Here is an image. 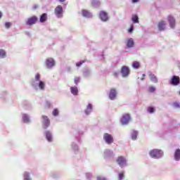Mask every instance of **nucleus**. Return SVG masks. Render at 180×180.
Segmentation results:
<instances>
[{
    "label": "nucleus",
    "instance_id": "1",
    "mask_svg": "<svg viewBox=\"0 0 180 180\" xmlns=\"http://www.w3.org/2000/svg\"><path fill=\"white\" fill-rule=\"evenodd\" d=\"M149 154L152 158H161L164 153L160 149H153L150 151Z\"/></svg>",
    "mask_w": 180,
    "mask_h": 180
},
{
    "label": "nucleus",
    "instance_id": "2",
    "mask_svg": "<svg viewBox=\"0 0 180 180\" xmlns=\"http://www.w3.org/2000/svg\"><path fill=\"white\" fill-rule=\"evenodd\" d=\"M117 162L118 165L121 167V168H123L127 165V160H126V158L123 156H119L117 158Z\"/></svg>",
    "mask_w": 180,
    "mask_h": 180
},
{
    "label": "nucleus",
    "instance_id": "3",
    "mask_svg": "<svg viewBox=\"0 0 180 180\" xmlns=\"http://www.w3.org/2000/svg\"><path fill=\"white\" fill-rule=\"evenodd\" d=\"M39 18H37V16L33 15L27 19L26 25H27V26H33V25H35V23L37 22Z\"/></svg>",
    "mask_w": 180,
    "mask_h": 180
},
{
    "label": "nucleus",
    "instance_id": "4",
    "mask_svg": "<svg viewBox=\"0 0 180 180\" xmlns=\"http://www.w3.org/2000/svg\"><path fill=\"white\" fill-rule=\"evenodd\" d=\"M103 139L107 144H112L114 141L113 136L108 133H105L103 134Z\"/></svg>",
    "mask_w": 180,
    "mask_h": 180
},
{
    "label": "nucleus",
    "instance_id": "5",
    "mask_svg": "<svg viewBox=\"0 0 180 180\" xmlns=\"http://www.w3.org/2000/svg\"><path fill=\"white\" fill-rule=\"evenodd\" d=\"M63 13H64V10H63V6H58L55 8V15L58 18H63Z\"/></svg>",
    "mask_w": 180,
    "mask_h": 180
},
{
    "label": "nucleus",
    "instance_id": "6",
    "mask_svg": "<svg viewBox=\"0 0 180 180\" xmlns=\"http://www.w3.org/2000/svg\"><path fill=\"white\" fill-rule=\"evenodd\" d=\"M130 122V114H124L120 120L122 124H129Z\"/></svg>",
    "mask_w": 180,
    "mask_h": 180
},
{
    "label": "nucleus",
    "instance_id": "7",
    "mask_svg": "<svg viewBox=\"0 0 180 180\" xmlns=\"http://www.w3.org/2000/svg\"><path fill=\"white\" fill-rule=\"evenodd\" d=\"M167 20L169 22V25L170 27L172 29H174L175 28V25H176V21L175 20V18H174V16H172V15H169L167 17Z\"/></svg>",
    "mask_w": 180,
    "mask_h": 180
},
{
    "label": "nucleus",
    "instance_id": "8",
    "mask_svg": "<svg viewBox=\"0 0 180 180\" xmlns=\"http://www.w3.org/2000/svg\"><path fill=\"white\" fill-rule=\"evenodd\" d=\"M179 81H180V78L179 76H172V79L169 81V83L171 84V85H179Z\"/></svg>",
    "mask_w": 180,
    "mask_h": 180
},
{
    "label": "nucleus",
    "instance_id": "9",
    "mask_svg": "<svg viewBox=\"0 0 180 180\" xmlns=\"http://www.w3.org/2000/svg\"><path fill=\"white\" fill-rule=\"evenodd\" d=\"M99 17L103 22H107L109 19V17H108V13L105 11H101Z\"/></svg>",
    "mask_w": 180,
    "mask_h": 180
},
{
    "label": "nucleus",
    "instance_id": "10",
    "mask_svg": "<svg viewBox=\"0 0 180 180\" xmlns=\"http://www.w3.org/2000/svg\"><path fill=\"white\" fill-rule=\"evenodd\" d=\"M42 119H43L44 129H47V127L50 126V120H49V117L46 115H42Z\"/></svg>",
    "mask_w": 180,
    "mask_h": 180
},
{
    "label": "nucleus",
    "instance_id": "11",
    "mask_svg": "<svg viewBox=\"0 0 180 180\" xmlns=\"http://www.w3.org/2000/svg\"><path fill=\"white\" fill-rule=\"evenodd\" d=\"M121 74H122V77H127L130 74V69L127 66H122Z\"/></svg>",
    "mask_w": 180,
    "mask_h": 180
},
{
    "label": "nucleus",
    "instance_id": "12",
    "mask_svg": "<svg viewBox=\"0 0 180 180\" xmlns=\"http://www.w3.org/2000/svg\"><path fill=\"white\" fill-rule=\"evenodd\" d=\"M54 59L53 58H49L46 59V65L48 68H51V67H54Z\"/></svg>",
    "mask_w": 180,
    "mask_h": 180
},
{
    "label": "nucleus",
    "instance_id": "13",
    "mask_svg": "<svg viewBox=\"0 0 180 180\" xmlns=\"http://www.w3.org/2000/svg\"><path fill=\"white\" fill-rule=\"evenodd\" d=\"M165 21L164 20H161L158 22V30L160 31V32H162L164 30H165Z\"/></svg>",
    "mask_w": 180,
    "mask_h": 180
},
{
    "label": "nucleus",
    "instance_id": "14",
    "mask_svg": "<svg viewBox=\"0 0 180 180\" xmlns=\"http://www.w3.org/2000/svg\"><path fill=\"white\" fill-rule=\"evenodd\" d=\"M116 89H111V90L110 91V94H109V98L110 99H111V101H113V99H115V98H116Z\"/></svg>",
    "mask_w": 180,
    "mask_h": 180
},
{
    "label": "nucleus",
    "instance_id": "15",
    "mask_svg": "<svg viewBox=\"0 0 180 180\" xmlns=\"http://www.w3.org/2000/svg\"><path fill=\"white\" fill-rule=\"evenodd\" d=\"M46 139L48 141H53V136H51V132L46 131L45 132Z\"/></svg>",
    "mask_w": 180,
    "mask_h": 180
},
{
    "label": "nucleus",
    "instance_id": "16",
    "mask_svg": "<svg viewBox=\"0 0 180 180\" xmlns=\"http://www.w3.org/2000/svg\"><path fill=\"white\" fill-rule=\"evenodd\" d=\"M82 15L85 18H92V13L89 12L87 10H83L82 11Z\"/></svg>",
    "mask_w": 180,
    "mask_h": 180
},
{
    "label": "nucleus",
    "instance_id": "17",
    "mask_svg": "<svg viewBox=\"0 0 180 180\" xmlns=\"http://www.w3.org/2000/svg\"><path fill=\"white\" fill-rule=\"evenodd\" d=\"M149 78H150V81H152L153 82H155V83L158 82V80L157 79V76L155 75L153 73H150L149 75Z\"/></svg>",
    "mask_w": 180,
    "mask_h": 180
},
{
    "label": "nucleus",
    "instance_id": "18",
    "mask_svg": "<svg viewBox=\"0 0 180 180\" xmlns=\"http://www.w3.org/2000/svg\"><path fill=\"white\" fill-rule=\"evenodd\" d=\"M174 160L179 161L180 160V149H176L174 153Z\"/></svg>",
    "mask_w": 180,
    "mask_h": 180
},
{
    "label": "nucleus",
    "instance_id": "19",
    "mask_svg": "<svg viewBox=\"0 0 180 180\" xmlns=\"http://www.w3.org/2000/svg\"><path fill=\"white\" fill-rule=\"evenodd\" d=\"M70 91L72 95H75V96L78 95V88H77L76 86L70 87Z\"/></svg>",
    "mask_w": 180,
    "mask_h": 180
},
{
    "label": "nucleus",
    "instance_id": "20",
    "mask_svg": "<svg viewBox=\"0 0 180 180\" xmlns=\"http://www.w3.org/2000/svg\"><path fill=\"white\" fill-rule=\"evenodd\" d=\"M41 23H44V22H46L47 20V14L46 13H43L39 19Z\"/></svg>",
    "mask_w": 180,
    "mask_h": 180
},
{
    "label": "nucleus",
    "instance_id": "21",
    "mask_svg": "<svg viewBox=\"0 0 180 180\" xmlns=\"http://www.w3.org/2000/svg\"><path fill=\"white\" fill-rule=\"evenodd\" d=\"M133 46H134V41H133V39L131 38V39H128L127 43V46L130 48V47H133Z\"/></svg>",
    "mask_w": 180,
    "mask_h": 180
},
{
    "label": "nucleus",
    "instance_id": "22",
    "mask_svg": "<svg viewBox=\"0 0 180 180\" xmlns=\"http://www.w3.org/2000/svg\"><path fill=\"white\" fill-rule=\"evenodd\" d=\"M6 57V52L4 49H0V58H5Z\"/></svg>",
    "mask_w": 180,
    "mask_h": 180
},
{
    "label": "nucleus",
    "instance_id": "23",
    "mask_svg": "<svg viewBox=\"0 0 180 180\" xmlns=\"http://www.w3.org/2000/svg\"><path fill=\"white\" fill-rule=\"evenodd\" d=\"M46 86V84L44 82L40 81L39 83V88L41 89V91H44V88Z\"/></svg>",
    "mask_w": 180,
    "mask_h": 180
},
{
    "label": "nucleus",
    "instance_id": "24",
    "mask_svg": "<svg viewBox=\"0 0 180 180\" xmlns=\"http://www.w3.org/2000/svg\"><path fill=\"white\" fill-rule=\"evenodd\" d=\"M132 67L133 68H136V69L140 68V63L138 61L133 62Z\"/></svg>",
    "mask_w": 180,
    "mask_h": 180
},
{
    "label": "nucleus",
    "instance_id": "25",
    "mask_svg": "<svg viewBox=\"0 0 180 180\" xmlns=\"http://www.w3.org/2000/svg\"><path fill=\"white\" fill-rule=\"evenodd\" d=\"M131 20L134 23H139V16L137 15H133Z\"/></svg>",
    "mask_w": 180,
    "mask_h": 180
},
{
    "label": "nucleus",
    "instance_id": "26",
    "mask_svg": "<svg viewBox=\"0 0 180 180\" xmlns=\"http://www.w3.org/2000/svg\"><path fill=\"white\" fill-rule=\"evenodd\" d=\"M22 120L24 122V123H27L29 122V117L27 116V115L24 114L22 115Z\"/></svg>",
    "mask_w": 180,
    "mask_h": 180
},
{
    "label": "nucleus",
    "instance_id": "27",
    "mask_svg": "<svg viewBox=\"0 0 180 180\" xmlns=\"http://www.w3.org/2000/svg\"><path fill=\"white\" fill-rule=\"evenodd\" d=\"M91 110H92V105L91 104H89L87 105V108H86V115H89V112H91Z\"/></svg>",
    "mask_w": 180,
    "mask_h": 180
},
{
    "label": "nucleus",
    "instance_id": "28",
    "mask_svg": "<svg viewBox=\"0 0 180 180\" xmlns=\"http://www.w3.org/2000/svg\"><path fill=\"white\" fill-rule=\"evenodd\" d=\"M119 180H122L124 179V172H121L118 174Z\"/></svg>",
    "mask_w": 180,
    "mask_h": 180
},
{
    "label": "nucleus",
    "instance_id": "29",
    "mask_svg": "<svg viewBox=\"0 0 180 180\" xmlns=\"http://www.w3.org/2000/svg\"><path fill=\"white\" fill-rule=\"evenodd\" d=\"M131 139L132 140H136V139H137V131H133L131 134Z\"/></svg>",
    "mask_w": 180,
    "mask_h": 180
},
{
    "label": "nucleus",
    "instance_id": "30",
    "mask_svg": "<svg viewBox=\"0 0 180 180\" xmlns=\"http://www.w3.org/2000/svg\"><path fill=\"white\" fill-rule=\"evenodd\" d=\"M24 179L25 180H30V174L26 172L24 174Z\"/></svg>",
    "mask_w": 180,
    "mask_h": 180
},
{
    "label": "nucleus",
    "instance_id": "31",
    "mask_svg": "<svg viewBox=\"0 0 180 180\" xmlns=\"http://www.w3.org/2000/svg\"><path fill=\"white\" fill-rule=\"evenodd\" d=\"M148 112L149 113H154V112H155V108H154V107H148Z\"/></svg>",
    "mask_w": 180,
    "mask_h": 180
},
{
    "label": "nucleus",
    "instance_id": "32",
    "mask_svg": "<svg viewBox=\"0 0 180 180\" xmlns=\"http://www.w3.org/2000/svg\"><path fill=\"white\" fill-rule=\"evenodd\" d=\"M79 81H81V78L78 77H75V84H76V85H78V84H79Z\"/></svg>",
    "mask_w": 180,
    "mask_h": 180
},
{
    "label": "nucleus",
    "instance_id": "33",
    "mask_svg": "<svg viewBox=\"0 0 180 180\" xmlns=\"http://www.w3.org/2000/svg\"><path fill=\"white\" fill-rule=\"evenodd\" d=\"M52 115L53 116H58V109H54L52 112Z\"/></svg>",
    "mask_w": 180,
    "mask_h": 180
},
{
    "label": "nucleus",
    "instance_id": "34",
    "mask_svg": "<svg viewBox=\"0 0 180 180\" xmlns=\"http://www.w3.org/2000/svg\"><path fill=\"white\" fill-rule=\"evenodd\" d=\"M91 5L95 6V5H99V1L96 0H91Z\"/></svg>",
    "mask_w": 180,
    "mask_h": 180
},
{
    "label": "nucleus",
    "instance_id": "35",
    "mask_svg": "<svg viewBox=\"0 0 180 180\" xmlns=\"http://www.w3.org/2000/svg\"><path fill=\"white\" fill-rule=\"evenodd\" d=\"M155 87L154 86H150L148 89L149 92H155Z\"/></svg>",
    "mask_w": 180,
    "mask_h": 180
},
{
    "label": "nucleus",
    "instance_id": "36",
    "mask_svg": "<svg viewBox=\"0 0 180 180\" xmlns=\"http://www.w3.org/2000/svg\"><path fill=\"white\" fill-rule=\"evenodd\" d=\"M83 63H85V61L82 60V61H80V62L76 63V66H77V67H81V65H82Z\"/></svg>",
    "mask_w": 180,
    "mask_h": 180
},
{
    "label": "nucleus",
    "instance_id": "37",
    "mask_svg": "<svg viewBox=\"0 0 180 180\" xmlns=\"http://www.w3.org/2000/svg\"><path fill=\"white\" fill-rule=\"evenodd\" d=\"M35 81H40V75L39 74H37L35 75Z\"/></svg>",
    "mask_w": 180,
    "mask_h": 180
},
{
    "label": "nucleus",
    "instance_id": "38",
    "mask_svg": "<svg viewBox=\"0 0 180 180\" xmlns=\"http://www.w3.org/2000/svg\"><path fill=\"white\" fill-rule=\"evenodd\" d=\"M134 27L133 25H131L130 28L128 30L129 33H133Z\"/></svg>",
    "mask_w": 180,
    "mask_h": 180
},
{
    "label": "nucleus",
    "instance_id": "39",
    "mask_svg": "<svg viewBox=\"0 0 180 180\" xmlns=\"http://www.w3.org/2000/svg\"><path fill=\"white\" fill-rule=\"evenodd\" d=\"M86 176L87 179H89V178L92 177V174L91 173H86Z\"/></svg>",
    "mask_w": 180,
    "mask_h": 180
},
{
    "label": "nucleus",
    "instance_id": "40",
    "mask_svg": "<svg viewBox=\"0 0 180 180\" xmlns=\"http://www.w3.org/2000/svg\"><path fill=\"white\" fill-rule=\"evenodd\" d=\"M5 26L7 29H9L11 27V22H6Z\"/></svg>",
    "mask_w": 180,
    "mask_h": 180
},
{
    "label": "nucleus",
    "instance_id": "41",
    "mask_svg": "<svg viewBox=\"0 0 180 180\" xmlns=\"http://www.w3.org/2000/svg\"><path fill=\"white\" fill-rule=\"evenodd\" d=\"M97 180H106V179H105V177H102L99 176H97Z\"/></svg>",
    "mask_w": 180,
    "mask_h": 180
},
{
    "label": "nucleus",
    "instance_id": "42",
    "mask_svg": "<svg viewBox=\"0 0 180 180\" xmlns=\"http://www.w3.org/2000/svg\"><path fill=\"white\" fill-rule=\"evenodd\" d=\"M174 106H175V108H180V105H179V103H174Z\"/></svg>",
    "mask_w": 180,
    "mask_h": 180
},
{
    "label": "nucleus",
    "instance_id": "43",
    "mask_svg": "<svg viewBox=\"0 0 180 180\" xmlns=\"http://www.w3.org/2000/svg\"><path fill=\"white\" fill-rule=\"evenodd\" d=\"M46 106H47L48 108H50V106H51V104H50V102H49V101H46Z\"/></svg>",
    "mask_w": 180,
    "mask_h": 180
},
{
    "label": "nucleus",
    "instance_id": "44",
    "mask_svg": "<svg viewBox=\"0 0 180 180\" xmlns=\"http://www.w3.org/2000/svg\"><path fill=\"white\" fill-rule=\"evenodd\" d=\"M37 8H39V6H37V5H34V6L32 7V8H33L34 10L37 9Z\"/></svg>",
    "mask_w": 180,
    "mask_h": 180
},
{
    "label": "nucleus",
    "instance_id": "45",
    "mask_svg": "<svg viewBox=\"0 0 180 180\" xmlns=\"http://www.w3.org/2000/svg\"><path fill=\"white\" fill-rule=\"evenodd\" d=\"M118 75H119V73H117V72H114V76H115L116 78H117Z\"/></svg>",
    "mask_w": 180,
    "mask_h": 180
},
{
    "label": "nucleus",
    "instance_id": "46",
    "mask_svg": "<svg viewBox=\"0 0 180 180\" xmlns=\"http://www.w3.org/2000/svg\"><path fill=\"white\" fill-rule=\"evenodd\" d=\"M144 78H146V74H143L142 75V77L141 78V79H144Z\"/></svg>",
    "mask_w": 180,
    "mask_h": 180
},
{
    "label": "nucleus",
    "instance_id": "47",
    "mask_svg": "<svg viewBox=\"0 0 180 180\" xmlns=\"http://www.w3.org/2000/svg\"><path fill=\"white\" fill-rule=\"evenodd\" d=\"M132 2H133L134 4H136V2H139V0H132Z\"/></svg>",
    "mask_w": 180,
    "mask_h": 180
},
{
    "label": "nucleus",
    "instance_id": "48",
    "mask_svg": "<svg viewBox=\"0 0 180 180\" xmlns=\"http://www.w3.org/2000/svg\"><path fill=\"white\" fill-rule=\"evenodd\" d=\"M60 2H65V0H59Z\"/></svg>",
    "mask_w": 180,
    "mask_h": 180
},
{
    "label": "nucleus",
    "instance_id": "49",
    "mask_svg": "<svg viewBox=\"0 0 180 180\" xmlns=\"http://www.w3.org/2000/svg\"><path fill=\"white\" fill-rule=\"evenodd\" d=\"M1 18H2V13L1 12H0V19H1Z\"/></svg>",
    "mask_w": 180,
    "mask_h": 180
},
{
    "label": "nucleus",
    "instance_id": "50",
    "mask_svg": "<svg viewBox=\"0 0 180 180\" xmlns=\"http://www.w3.org/2000/svg\"><path fill=\"white\" fill-rule=\"evenodd\" d=\"M179 94L180 95V91H179Z\"/></svg>",
    "mask_w": 180,
    "mask_h": 180
}]
</instances>
